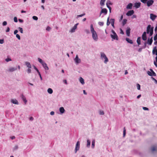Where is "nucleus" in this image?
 Instances as JSON below:
<instances>
[{"label": "nucleus", "instance_id": "6ab92c4d", "mask_svg": "<svg viewBox=\"0 0 157 157\" xmlns=\"http://www.w3.org/2000/svg\"><path fill=\"white\" fill-rule=\"evenodd\" d=\"M21 98H22V100L24 102L25 104H26L27 102V101L26 100L25 97L23 94H22L21 95Z\"/></svg>", "mask_w": 157, "mask_h": 157}, {"label": "nucleus", "instance_id": "7ed1b4c3", "mask_svg": "<svg viewBox=\"0 0 157 157\" xmlns=\"http://www.w3.org/2000/svg\"><path fill=\"white\" fill-rule=\"evenodd\" d=\"M112 32L113 35H111V38L113 40H118V38L116 33L113 30H112Z\"/></svg>", "mask_w": 157, "mask_h": 157}, {"label": "nucleus", "instance_id": "aec40b11", "mask_svg": "<svg viewBox=\"0 0 157 157\" xmlns=\"http://www.w3.org/2000/svg\"><path fill=\"white\" fill-rule=\"evenodd\" d=\"M17 70L16 68L11 67L9 68L8 71L10 72H13Z\"/></svg>", "mask_w": 157, "mask_h": 157}, {"label": "nucleus", "instance_id": "2f4dec72", "mask_svg": "<svg viewBox=\"0 0 157 157\" xmlns=\"http://www.w3.org/2000/svg\"><path fill=\"white\" fill-rule=\"evenodd\" d=\"M127 20L126 19H123V21H122V25L123 26L126 23V22L127 21Z\"/></svg>", "mask_w": 157, "mask_h": 157}, {"label": "nucleus", "instance_id": "72a5a7b5", "mask_svg": "<svg viewBox=\"0 0 157 157\" xmlns=\"http://www.w3.org/2000/svg\"><path fill=\"white\" fill-rule=\"evenodd\" d=\"M95 140H94L92 141V148H94L95 146Z\"/></svg>", "mask_w": 157, "mask_h": 157}, {"label": "nucleus", "instance_id": "a19ab883", "mask_svg": "<svg viewBox=\"0 0 157 157\" xmlns=\"http://www.w3.org/2000/svg\"><path fill=\"white\" fill-rule=\"evenodd\" d=\"M33 18L35 20H38V17L36 16H33Z\"/></svg>", "mask_w": 157, "mask_h": 157}, {"label": "nucleus", "instance_id": "0e129e2a", "mask_svg": "<svg viewBox=\"0 0 157 157\" xmlns=\"http://www.w3.org/2000/svg\"><path fill=\"white\" fill-rule=\"evenodd\" d=\"M18 21L22 23L23 22V20L22 19H18Z\"/></svg>", "mask_w": 157, "mask_h": 157}, {"label": "nucleus", "instance_id": "f03ea898", "mask_svg": "<svg viewBox=\"0 0 157 157\" xmlns=\"http://www.w3.org/2000/svg\"><path fill=\"white\" fill-rule=\"evenodd\" d=\"M153 27L151 28L150 25H148L147 29V34L150 33V36H151L153 32Z\"/></svg>", "mask_w": 157, "mask_h": 157}, {"label": "nucleus", "instance_id": "423d86ee", "mask_svg": "<svg viewBox=\"0 0 157 157\" xmlns=\"http://www.w3.org/2000/svg\"><path fill=\"white\" fill-rule=\"evenodd\" d=\"M154 2V1L153 0H149L147 1L146 3L147 6L149 7L153 4Z\"/></svg>", "mask_w": 157, "mask_h": 157}, {"label": "nucleus", "instance_id": "20e7f679", "mask_svg": "<svg viewBox=\"0 0 157 157\" xmlns=\"http://www.w3.org/2000/svg\"><path fill=\"white\" fill-rule=\"evenodd\" d=\"M101 59H104L105 60L104 61V62L105 63H106L108 61V59L107 57H106V55L104 53L101 52Z\"/></svg>", "mask_w": 157, "mask_h": 157}, {"label": "nucleus", "instance_id": "4468645a", "mask_svg": "<svg viewBox=\"0 0 157 157\" xmlns=\"http://www.w3.org/2000/svg\"><path fill=\"white\" fill-rule=\"evenodd\" d=\"M153 42L152 37H151V39H148L147 40V43L150 45H151Z\"/></svg>", "mask_w": 157, "mask_h": 157}, {"label": "nucleus", "instance_id": "c85d7f7f", "mask_svg": "<svg viewBox=\"0 0 157 157\" xmlns=\"http://www.w3.org/2000/svg\"><path fill=\"white\" fill-rule=\"evenodd\" d=\"M137 42L139 45L140 44V37H138L137 40Z\"/></svg>", "mask_w": 157, "mask_h": 157}, {"label": "nucleus", "instance_id": "052dcab7", "mask_svg": "<svg viewBox=\"0 0 157 157\" xmlns=\"http://www.w3.org/2000/svg\"><path fill=\"white\" fill-rule=\"evenodd\" d=\"M34 69H35L36 71H37V72L38 73L39 72V70H38V69H37V68L35 66H34Z\"/></svg>", "mask_w": 157, "mask_h": 157}, {"label": "nucleus", "instance_id": "774afa93", "mask_svg": "<svg viewBox=\"0 0 157 157\" xmlns=\"http://www.w3.org/2000/svg\"><path fill=\"white\" fill-rule=\"evenodd\" d=\"M63 82L66 84H67V80H63Z\"/></svg>", "mask_w": 157, "mask_h": 157}, {"label": "nucleus", "instance_id": "7c9ffc66", "mask_svg": "<svg viewBox=\"0 0 157 157\" xmlns=\"http://www.w3.org/2000/svg\"><path fill=\"white\" fill-rule=\"evenodd\" d=\"M105 0H101L100 4L101 6H103L104 5V2Z\"/></svg>", "mask_w": 157, "mask_h": 157}, {"label": "nucleus", "instance_id": "dca6fc26", "mask_svg": "<svg viewBox=\"0 0 157 157\" xmlns=\"http://www.w3.org/2000/svg\"><path fill=\"white\" fill-rule=\"evenodd\" d=\"M156 47H154L152 50V53L153 54H155V55H157V49H156Z\"/></svg>", "mask_w": 157, "mask_h": 157}, {"label": "nucleus", "instance_id": "c756f323", "mask_svg": "<svg viewBox=\"0 0 157 157\" xmlns=\"http://www.w3.org/2000/svg\"><path fill=\"white\" fill-rule=\"evenodd\" d=\"M48 92L50 94H52L53 93V90L51 88H49L48 90Z\"/></svg>", "mask_w": 157, "mask_h": 157}, {"label": "nucleus", "instance_id": "09e8293b", "mask_svg": "<svg viewBox=\"0 0 157 157\" xmlns=\"http://www.w3.org/2000/svg\"><path fill=\"white\" fill-rule=\"evenodd\" d=\"M126 134V130L125 129V128L124 127V131H123V135L124 136Z\"/></svg>", "mask_w": 157, "mask_h": 157}, {"label": "nucleus", "instance_id": "5701e85b", "mask_svg": "<svg viewBox=\"0 0 157 157\" xmlns=\"http://www.w3.org/2000/svg\"><path fill=\"white\" fill-rule=\"evenodd\" d=\"M78 25V24H76V25H75L74 26V27H73V28H72V29H71V32H74L75 30L77 28V25Z\"/></svg>", "mask_w": 157, "mask_h": 157}, {"label": "nucleus", "instance_id": "37998d69", "mask_svg": "<svg viewBox=\"0 0 157 157\" xmlns=\"http://www.w3.org/2000/svg\"><path fill=\"white\" fill-rule=\"evenodd\" d=\"M51 29V28L49 26H48L46 29V30L48 31H50Z\"/></svg>", "mask_w": 157, "mask_h": 157}, {"label": "nucleus", "instance_id": "c03bdc74", "mask_svg": "<svg viewBox=\"0 0 157 157\" xmlns=\"http://www.w3.org/2000/svg\"><path fill=\"white\" fill-rule=\"evenodd\" d=\"M98 24L100 26H103L104 25V23L103 22H98Z\"/></svg>", "mask_w": 157, "mask_h": 157}, {"label": "nucleus", "instance_id": "79ce46f5", "mask_svg": "<svg viewBox=\"0 0 157 157\" xmlns=\"http://www.w3.org/2000/svg\"><path fill=\"white\" fill-rule=\"evenodd\" d=\"M85 15V13H83V14H81L80 15H78L77 16V17H82Z\"/></svg>", "mask_w": 157, "mask_h": 157}, {"label": "nucleus", "instance_id": "f3484780", "mask_svg": "<svg viewBox=\"0 0 157 157\" xmlns=\"http://www.w3.org/2000/svg\"><path fill=\"white\" fill-rule=\"evenodd\" d=\"M130 29L129 28H128L126 31V33L128 36H129L130 35Z\"/></svg>", "mask_w": 157, "mask_h": 157}, {"label": "nucleus", "instance_id": "de8ad7c7", "mask_svg": "<svg viewBox=\"0 0 157 157\" xmlns=\"http://www.w3.org/2000/svg\"><path fill=\"white\" fill-rule=\"evenodd\" d=\"M14 21L15 22H17V18L16 17H14Z\"/></svg>", "mask_w": 157, "mask_h": 157}, {"label": "nucleus", "instance_id": "e433bc0d", "mask_svg": "<svg viewBox=\"0 0 157 157\" xmlns=\"http://www.w3.org/2000/svg\"><path fill=\"white\" fill-rule=\"evenodd\" d=\"M38 61L41 64L43 63H44V62L40 58H38Z\"/></svg>", "mask_w": 157, "mask_h": 157}, {"label": "nucleus", "instance_id": "6e6d98bb", "mask_svg": "<svg viewBox=\"0 0 157 157\" xmlns=\"http://www.w3.org/2000/svg\"><path fill=\"white\" fill-rule=\"evenodd\" d=\"M10 29L9 27H7L6 30V32H8L10 31Z\"/></svg>", "mask_w": 157, "mask_h": 157}, {"label": "nucleus", "instance_id": "2eb2a0df", "mask_svg": "<svg viewBox=\"0 0 157 157\" xmlns=\"http://www.w3.org/2000/svg\"><path fill=\"white\" fill-rule=\"evenodd\" d=\"M157 150V146L154 145L151 148V151H152L153 152L154 151H156Z\"/></svg>", "mask_w": 157, "mask_h": 157}, {"label": "nucleus", "instance_id": "c9c22d12", "mask_svg": "<svg viewBox=\"0 0 157 157\" xmlns=\"http://www.w3.org/2000/svg\"><path fill=\"white\" fill-rule=\"evenodd\" d=\"M18 29H19V31H20L21 33H23V30L22 28L19 27Z\"/></svg>", "mask_w": 157, "mask_h": 157}, {"label": "nucleus", "instance_id": "f257e3e1", "mask_svg": "<svg viewBox=\"0 0 157 157\" xmlns=\"http://www.w3.org/2000/svg\"><path fill=\"white\" fill-rule=\"evenodd\" d=\"M90 31L92 34V37L93 40L95 41H97L98 40V35L96 32L94 30L92 24L90 25Z\"/></svg>", "mask_w": 157, "mask_h": 157}, {"label": "nucleus", "instance_id": "58836bf2", "mask_svg": "<svg viewBox=\"0 0 157 157\" xmlns=\"http://www.w3.org/2000/svg\"><path fill=\"white\" fill-rule=\"evenodd\" d=\"M16 37L17 38L18 40H20L21 39L20 36L18 34H16Z\"/></svg>", "mask_w": 157, "mask_h": 157}, {"label": "nucleus", "instance_id": "ddd939ff", "mask_svg": "<svg viewBox=\"0 0 157 157\" xmlns=\"http://www.w3.org/2000/svg\"><path fill=\"white\" fill-rule=\"evenodd\" d=\"M42 65L43 67L45 70H48V67L46 63L44 62V63H43Z\"/></svg>", "mask_w": 157, "mask_h": 157}, {"label": "nucleus", "instance_id": "69168bd1", "mask_svg": "<svg viewBox=\"0 0 157 157\" xmlns=\"http://www.w3.org/2000/svg\"><path fill=\"white\" fill-rule=\"evenodd\" d=\"M120 33L122 34H124V33L123 31L121 29Z\"/></svg>", "mask_w": 157, "mask_h": 157}, {"label": "nucleus", "instance_id": "864d4df0", "mask_svg": "<svg viewBox=\"0 0 157 157\" xmlns=\"http://www.w3.org/2000/svg\"><path fill=\"white\" fill-rule=\"evenodd\" d=\"M143 109L145 110H148L149 109L148 108L146 107H143Z\"/></svg>", "mask_w": 157, "mask_h": 157}, {"label": "nucleus", "instance_id": "a211bd4d", "mask_svg": "<svg viewBox=\"0 0 157 157\" xmlns=\"http://www.w3.org/2000/svg\"><path fill=\"white\" fill-rule=\"evenodd\" d=\"M141 3L140 2H136L135 3V7L136 8H139L140 6Z\"/></svg>", "mask_w": 157, "mask_h": 157}, {"label": "nucleus", "instance_id": "bb28decb", "mask_svg": "<svg viewBox=\"0 0 157 157\" xmlns=\"http://www.w3.org/2000/svg\"><path fill=\"white\" fill-rule=\"evenodd\" d=\"M110 21L111 22V24L112 26H114V19H111L110 20Z\"/></svg>", "mask_w": 157, "mask_h": 157}, {"label": "nucleus", "instance_id": "412c9836", "mask_svg": "<svg viewBox=\"0 0 157 157\" xmlns=\"http://www.w3.org/2000/svg\"><path fill=\"white\" fill-rule=\"evenodd\" d=\"M11 102L13 104H18V102L16 99H12L11 100Z\"/></svg>", "mask_w": 157, "mask_h": 157}, {"label": "nucleus", "instance_id": "473e14b6", "mask_svg": "<svg viewBox=\"0 0 157 157\" xmlns=\"http://www.w3.org/2000/svg\"><path fill=\"white\" fill-rule=\"evenodd\" d=\"M90 141L89 140H87V147H89L90 146Z\"/></svg>", "mask_w": 157, "mask_h": 157}, {"label": "nucleus", "instance_id": "49530a36", "mask_svg": "<svg viewBox=\"0 0 157 157\" xmlns=\"http://www.w3.org/2000/svg\"><path fill=\"white\" fill-rule=\"evenodd\" d=\"M99 113L100 115H103L104 114V112L103 111L100 110L99 112Z\"/></svg>", "mask_w": 157, "mask_h": 157}, {"label": "nucleus", "instance_id": "1a4fd4ad", "mask_svg": "<svg viewBox=\"0 0 157 157\" xmlns=\"http://www.w3.org/2000/svg\"><path fill=\"white\" fill-rule=\"evenodd\" d=\"M142 39L144 40H146L147 39L146 36V33L145 32H144L142 35Z\"/></svg>", "mask_w": 157, "mask_h": 157}, {"label": "nucleus", "instance_id": "9b49d317", "mask_svg": "<svg viewBox=\"0 0 157 157\" xmlns=\"http://www.w3.org/2000/svg\"><path fill=\"white\" fill-rule=\"evenodd\" d=\"M75 63H80V59L78 58V56L76 55L75 58Z\"/></svg>", "mask_w": 157, "mask_h": 157}, {"label": "nucleus", "instance_id": "9d476101", "mask_svg": "<svg viewBox=\"0 0 157 157\" xmlns=\"http://www.w3.org/2000/svg\"><path fill=\"white\" fill-rule=\"evenodd\" d=\"M134 13V11L133 10L129 11L126 13V15L128 16H130Z\"/></svg>", "mask_w": 157, "mask_h": 157}, {"label": "nucleus", "instance_id": "bf43d9fd", "mask_svg": "<svg viewBox=\"0 0 157 157\" xmlns=\"http://www.w3.org/2000/svg\"><path fill=\"white\" fill-rule=\"evenodd\" d=\"M107 6L109 9V10L110 12H111V7L109 5H107Z\"/></svg>", "mask_w": 157, "mask_h": 157}, {"label": "nucleus", "instance_id": "cd10ccee", "mask_svg": "<svg viewBox=\"0 0 157 157\" xmlns=\"http://www.w3.org/2000/svg\"><path fill=\"white\" fill-rule=\"evenodd\" d=\"M79 81L82 84H84V80L82 78L80 77L79 78Z\"/></svg>", "mask_w": 157, "mask_h": 157}, {"label": "nucleus", "instance_id": "a878e982", "mask_svg": "<svg viewBox=\"0 0 157 157\" xmlns=\"http://www.w3.org/2000/svg\"><path fill=\"white\" fill-rule=\"evenodd\" d=\"M126 40L129 43L131 44H132L133 43V42L132 41V40L130 39L129 38H126Z\"/></svg>", "mask_w": 157, "mask_h": 157}, {"label": "nucleus", "instance_id": "f8f14e48", "mask_svg": "<svg viewBox=\"0 0 157 157\" xmlns=\"http://www.w3.org/2000/svg\"><path fill=\"white\" fill-rule=\"evenodd\" d=\"M157 16L151 13L150 14V18L152 20L154 21L156 17Z\"/></svg>", "mask_w": 157, "mask_h": 157}, {"label": "nucleus", "instance_id": "3c124183", "mask_svg": "<svg viewBox=\"0 0 157 157\" xmlns=\"http://www.w3.org/2000/svg\"><path fill=\"white\" fill-rule=\"evenodd\" d=\"M11 60V59L10 58H7L6 59V61L7 62H8L9 61H10Z\"/></svg>", "mask_w": 157, "mask_h": 157}, {"label": "nucleus", "instance_id": "13d9d810", "mask_svg": "<svg viewBox=\"0 0 157 157\" xmlns=\"http://www.w3.org/2000/svg\"><path fill=\"white\" fill-rule=\"evenodd\" d=\"M18 31L17 30H14V34L15 35V34H17V33Z\"/></svg>", "mask_w": 157, "mask_h": 157}, {"label": "nucleus", "instance_id": "603ef678", "mask_svg": "<svg viewBox=\"0 0 157 157\" xmlns=\"http://www.w3.org/2000/svg\"><path fill=\"white\" fill-rule=\"evenodd\" d=\"M7 24V23L6 21H4L2 23V25L3 26H5Z\"/></svg>", "mask_w": 157, "mask_h": 157}, {"label": "nucleus", "instance_id": "4be33fe9", "mask_svg": "<svg viewBox=\"0 0 157 157\" xmlns=\"http://www.w3.org/2000/svg\"><path fill=\"white\" fill-rule=\"evenodd\" d=\"M132 4L131 3H129L127 6V9H131L132 8Z\"/></svg>", "mask_w": 157, "mask_h": 157}, {"label": "nucleus", "instance_id": "5fc2aeb1", "mask_svg": "<svg viewBox=\"0 0 157 157\" xmlns=\"http://www.w3.org/2000/svg\"><path fill=\"white\" fill-rule=\"evenodd\" d=\"M4 43V40L3 39H0V44H3Z\"/></svg>", "mask_w": 157, "mask_h": 157}, {"label": "nucleus", "instance_id": "4c0bfd02", "mask_svg": "<svg viewBox=\"0 0 157 157\" xmlns=\"http://www.w3.org/2000/svg\"><path fill=\"white\" fill-rule=\"evenodd\" d=\"M136 86H137V89L138 90H140V85L138 83L136 84Z\"/></svg>", "mask_w": 157, "mask_h": 157}, {"label": "nucleus", "instance_id": "6e6552de", "mask_svg": "<svg viewBox=\"0 0 157 157\" xmlns=\"http://www.w3.org/2000/svg\"><path fill=\"white\" fill-rule=\"evenodd\" d=\"M107 13V10L105 8H103L101 9V12L100 15V16L101 14L102 13H104V15H105Z\"/></svg>", "mask_w": 157, "mask_h": 157}, {"label": "nucleus", "instance_id": "0eeeda50", "mask_svg": "<svg viewBox=\"0 0 157 157\" xmlns=\"http://www.w3.org/2000/svg\"><path fill=\"white\" fill-rule=\"evenodd\" d=\"M80 147V142L79 141H77L75 146V153H76L77 151H78Z\"/></svg>", "mask_w": 157, "mask_h": 157}, {"label": "nucleus", "instance_id": "393cba45", "mask_svg": "<svg viewBox=\"0 0 157 157\" xmlns=\"http://www.w3.org/2000/svg\"><path fill=\"white\" fill-rule=\"evenodd\" d=\"M59 111L61 113H63L64 112L65 109L63 107H61L59 108Z\"/></svg>", "mask_w": 157, "mask_h": 157}, {"label": "nucleus", "instance_id": "e2e57ef3", "mask_svg": "<svg viewBox=\"0 0 157 157\" xmlns=\"http://www.w3.org/2000/svg\"><path fill=\"white\" fill-rule=\"evenodd\" d=\"M38 73L39 75L40 76V78L41 80H42V78L41 77V75H40V72H38Z\"/></svg>", "mask_w": 157, "mask_h": 157}, {"label": "nucleus", "instance_id": "f704fd0d", "mask_svg": "<svg viewBox=\"0 0 157 157\" xmlns=\"http://www.w3.org/2000/svg\"><path fill=\"white\" fill-rule=\"evenodd\" d=\"M112 4L110 1L108 0L107 1L106 3V5L107 6V5H111Z\"/></svg>", "mask_w": 157, "mask_h": 157}, {"label": "nucleus", "instance_id": "39448f33", "mask_svg": "<svg viewBox=\"0 0 157 157\" xmlns=\"http://www.w3.org/2000/svg\"><path fill=\"white\" fill-rule=\"evenodd\" d=\"M151 71V72L148 71L147 72V74L151 76H155L156 75L155 73L153 71L152 69H150Z\"/></svg>", "mask_w": 157, "mask_h": 157}, {"label": "nucleus", "instance_id": "338daca9", "mask_svg": "<svg viewBox=\"0 0 157 157\" xmlns=\"http://www.w3.org/2000/svg\"><path fill=\"white\" fill-rule=\"evenodd\" d=\"M54 114V112L53 111H52L50 112V114L51 115H53Z\"/></svg>", "mask_w": 157, "mask_h": 157}, {"label": "nucleus", "instance_id": "680f3d73", "mask_svg": "<svg viewBox=\"0 0 157 157\" xmlns=\"http://www.w3.org/2000/svg\"><path fill=\"white\" fill-rule=\"evenodd\" d=\"M123 18V15H122L120 19L119 20V21H121L122 20Z\"/></svg>", "mask_w": 157, "mask_h": 157}, {"label": "nucleus", "instance_id": "8fccbe9b", "mask_svg": "<svg viewBox=\"0 0 157 157\" xmlns=\"http://www.w3.org/2000/svg\"><path fill=\"white\" fill-rule=\"evenodd\" d=\"M154 40H157V33L155 35L154 38Z\"/></svg>", "mask_w": 157, "mask_h": 157}, {"label": "nucleus", "instance_id": "a18cd8bd", "mask_svg": "<svg viewBox=\"0 0 157 157\" xmlns=\"http://www.w3.org/2000/svg\"><path fill=\"white\" fill-rule=\"evenodd\" d=\"M147 0H141V1L144 4H145L146 3L147 1Z\"/></svg>", "mask_w": 157, "mask_h": 157}, {"label": "nucleus", "instance_id": "b1692460", "mask_svg": "<svg viewBox=\"0 0 157 157\" xmlns=\"http://www.w3.org/2000/svg\"><path fill=\"white\" fill-rule=\"evenodd\" d=\"M25 64L29 68H31V65L30 64V63L28 62H25Z\"/></svg>", "mask_w": 157, "mask_h": 157}, {"label": "nucleus", "instance_id": "4d7b16f0", "mask_svg": "<svg viewBox=\"0 0 157 157\" xmlns=\"http://www.w3.org/2000/svg\"><path fill=\"white\" fill-rule=\"evenodd\" d=\"M30 68H29L28 69L27 71H28V73H30L31 72V71Z\"/></svg>", "mask_w": 157, "mask_h": 157}, {"label": "nucleus", "instance_id": "ea45409f", "mask_svg": "<svg viewBox=\"0 0 157 157\" xmlns=\"http://www.w3.org/2000/svg\"><path fill=\"white\" fill-rule=\"evenodd\" d=\"M110 22L109 21V17H108L107 19V23H106V25H109V24H110Z\"/></svg>", "mask_w": 157, "mask_h": 157}]
</instances>
